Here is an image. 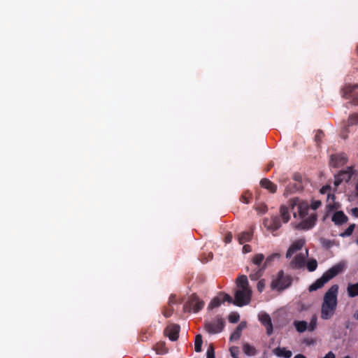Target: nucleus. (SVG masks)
<instances>
[{
    "instance_id": "b1692460",
    "label": "nucleus",
    "mask_w": 358,
    "mask_h": 358,
    "mask_svg": "<svg viewBox=\"0 0 358 358\" xmlns=\"http://www.w3.org/2000/svg\"><path fill=\"white\" fill-rule=\"evenodd\" d=\"M240 315L238 313L233 312L229 315L228 320L231 323H236L238 321Z\"/></svg>"
},
{
    "instance_id": "393cba45",
    "label": "nucleus",
    "mask_w": 358,
    "mask_h": 358,
    "mask_svg": "<svg viewBox=\"0 0 358 358\" xmlns=\"http://www.w3.org/2000/svg\"><path fill=\"white\" fill-rule=\"evenodd\" d=\"M317 263L315 259H310L307 263V268L308 271H313L317 268Z\"/></svg>"
},
{
    "instance_id": "ddd939ff",
    "label": "nucleus",
    "mask_w": 358,
    "mask_h": 358,
    "mask_svg": "<svg viewBox=\"0 0 358 358\" xmlns=\"http://www.w3.org/2000/svg\"><path fill=\"white\" fill-rule=\"evenodd\" d=\"M272 352L279 357L290 358L292 355V352L287 350L285 348H276L272 350Z\"/></svg>"
},
{
    "instance_id": "c85d7f7f",
    "label": "nucleus",
    "mask_w": 358,
    "mask_h": 358,
    "mask_svg": "<svg viewBox=\"0 0 358 358\" xmlns=\"http://www.w3.org/2000/svg\"><path fill=\"white\" fill-rule=\"evenodd\" d=\"M230 354L233 358H239L238 354H239V350L238 347H231L229 349Z\"/></svg>"
},
{
    "instance_id": "2eb2a0df",
    "label": "nucleus",
    "mask_w": 358,
    "mask_h": 358,
    "mask_svg": "<svg viewBox=\"0 0 358 358\" xmlns=\"http://www.w3.org/2000/svg\"><path fill=\"white\" fill-rule=\"evenodd\" d=\"M253 236V232L252 231H243L238 235V241L240 244L243 245L246 242L250 241Z\"/></svg>"
},
{
    "instance_id": "f3484780",
    "label": "nucleus",
    "mask_w": 358,
    "mask_h": 358,
    "mask_svg": "<svg viewBox=\"0 0 358 358\" xmlns=\"http://www.w3.org/2000/svg\"><path fill=\"white\" fill-rule=\"evenodd\" d=\"M280 218L284 223H287L290 220V215L288 211V208L285 206H281L280 208Z\"/></svg>"
},
{
    "instance_id": "8fccbe9b",
    "label": "nucleus",
    "mask_w": 358,
    "mask_h": 358,
    "mask_svg": "<svg viewBox=\"0 0 358 358\" xmlns=\"http://www.w3.org/2000/svg\"><path fill=\"white\" fill-rule=\"evenodd\" d=\"M294 358H306V357L301 354H298L295 355Z\"/></svg>"
},
{
    "instance_id": "603ef678",
    "label": "nucleus",
    "mask_w": 358,
    "mask_h": 358,
    "mask_svg": "<svg viewBox=\"0 0 358 358\" xmlns=\"http://www.w3.org/2000/svg\"><path fill=\"white\" fill-rule=\"evenodd\" d=\"M354 317H355L356 320H358V311H357V312L354 314Z\"/></svg>"
},
{
    "instance_id": "6e6552de",
    "label": "nucleus",
    "mask_w": 358,
    "mask_h": 358,
    "mask_svg": "<svg viewBox=\"0 0 358 358\" xmlns=\"http://www.w3.org/2000/svg\"><path fill=\"white\" fill-rule=\"evenodd\" d=\"M204 303L197 299L196 296H194L188 304H185L184 306V310L185 311H191L193 310L194 313L198 312L203 307Z\"/></svg>"
},
{
    "instance_id": "4d7b16f0",
    "label": "nucleus",
    "mask_w": 358,
    "mask_h": 358,
    "mask_svg": "<svg viewBox=\"0 0 358 358\" xmlns=\"http://www.w3.org/2000/svg\"><path fill=\"white\" fill-rule=\"evenodd\" d=\"M357 51H358V46H357Z\"/></svg>"
},
{
    "instance_id": "1a4fd4ad",
    "label": "nucleus",
    "mask_w": 358,
    "mask_h": 358,
    "mask_svg": "<svg viewBox=\"0 0 358 358\" xmlns=\"http://www.w3.org/2000/svg\"><path fill=\"white\" fill-rule=\"evenodd\" d=\"M224 321L222 319H217L213 322L206 324V330L211 334L220 332L224 327Z\"/></svg>"
},
{
    "instance_id": "f03ea898",
    "label": "nucleus",
    "mask_w": 358,
    "mask_h": 358,
    "mask_svg": "<svg viewBox=\"0 0 358 358\" xmlns=\"http://www.w3.org/2000/svg\"><path fill=\"white\" fill-rule=\"evenodd\" d=\"M305 241L299 239L294 241L288 248L286 253V258L293 259L290 262V266L293 268L302 267L308 255V252L304 248Z\"/></svg>"
},
{
    "instance_id": "49530a36",
    "label": "nucleus",
    "mask_w": 358,
    "mask_h": 358,
    "mask_svg": "<svg viewBox=\"0 0 358 358\" xmlns=\"http://www.w3.org/2000/svg\"><path fill=\"white\" fill-rule=\"evenodd\" d=\"M176 298L174 296H171L170 298H169V306H171L172 304H173L174 303H176Z\"/></svg>"
},
{
    "instance_id": "2f4dec72",
    "label": "nucleus",
    "mask_w": 358,
    "mask_h": 358,
    "mask_svg": "<svg viewBox=\"0 0 358 358\" xmlns=\"http://www.w3.org/2000/svg\"><path fill=\"white\" fill-rule=\"evenodd\" d=\"M241 332H240L238 330H235L232 334L230 336V340L231 341H237L240 338L241 336Z\"/></svg>"
},
{
    "instance_id": "aec40b11",
    "label": "nucleus",
    "mask_w": 358,
    "mask_h": 358,
    "mask_svg": "<svg viewBox=\"0 0 358 358\" xmlns=\"http://www.w3.org/2000/svg\"><path fill=\"white\" fill-rule=\"evenodd\" d=\"M294 325L296 331L299 333L304 332L308 329V323L305 321H294Z\"/></svg>"
},
{
    "instance_id": "cd10ccee",
    "label": "nucleus",
    "mask_w": 358,
    "mask_h": 358,
    "mask_svg": "<svg viewBox=\"0 0 358 358\" xmlns=\"http://www.w3.org/2000/svg\"><path fill=\"white\" fill-rule=\"evenodd\" d=\"M264 259V257L262 254H257L253 257L252 262L256 265H259L262 262Z\"/></svg>"
},
{
    "instance_id": "f257e3e1",
    "label": "nucleus",
    "mask_w": 358,
    "mask_h": 358,
    "mask_svg": "<svg viewBox=\"0 0 358 358\" xmlns=\"http://www.w3.org/2000/svg\"><path fill=\"white\" fill-rule=\"evenodd\" d=\"M338 286L332 285L324 294L321 305V315L322 320H329L333 317L338 304Z\"/></svg>"
},
{
    "instance_id": "7ed1b4c3",
    "label": "nucleus",
    "mask_w": 358,
    "mask_h": 358,
    "mask_svg": "<svg viewBox=\"0 0 358 358\" xmlns=\"http://www.w3.org/2000/svg\"><path fill=\"white\" fill-rule=\"evenodd\" d=\"M252 297V290L249 287L247 277L241 275L236 280V289L234 294V304L243 306L250 303Z\"/></svg>"
},
{
    "instance_id": "4468645a",
    "label": "nucleus",
    "mask_w": 358,
    "mask_h": 358,
    "mask_svg": "<svg viewBox=\"0 0 358 358\" xmlns=\"http://www.w3.org/2000/svg\"><path fill=\"white\" fill-rule=\"evenodd\" d=\"M347 220V216L342 211H338L332 216V221L336 224H341Z\"/></svg>"
},
{
    "instance_id": "0eeeda50",
    "label": "nucleus",
    "mask_w": 358,
    "mask_h": 358,
    "mask_svg": "<svg viewBox=\"0 0 358 358\" xmlns=\"http://www.w3.org/2000/svg\"><path fill=\"white\" fill-rule=\"evenodd\" d=\"M263 224L268 230L271 231H275L281 227V222L277 216L265 218Z\"/></svg>"
},
{
    "instance_id": "7c9ffc66",
    "label": "nucleus",
    "mask_w": 358,
    "mask_h": 358,
    "mask_svg": "<svg viewBox=\"0 0 358 358\" xmlns=\"http://www.w3.org/2000/svg\"><path fill=\"white\" fill-rule=\"evenodd\" d=\"M348 123L351 125L358 124V114L351 115L348 119Z\"/></svg>"
},
{
    "instance_id": "9b49d317",
    "label": "nucleus",
    "mask_w": 358,
    "mask_h": 358,
    "mask_svg": "<svg viewBox=\"0 0 358 358\" xmlns=\"http://www.w3.org/2000/svg\"><path fill=\"white\" fill-rule=\"evenodd\" d=\"M258 317L260 322L266 327L267 334L271 335L273 333V324L270 316L265 313H262L259 314Z\"/></svg>"
},
{
    "instance_id": "4be33fe9",
    "label": "nucleus",
    "mask_w": 358,
    "mask_h": 358,
    "mask_svg": "<svg viewBox=\"0 0 358 358\" xmlns=\"http://www.w3.org/2000/svg\"><path fill=\"white\" fill-rule=\"evenodd\" d=\"M223 303L222 302V300L221 299V296L219 294L217 296H216L215 298H214L210 303L209 304V308H216V307H218L221 305V303Z\"/></svg>"
},
{
    "instance_id": "a211bd4d",
    "label": "nucleus",
    "mask_w": 358,
    "mask_h": 358,
    "mask_svg": "<svg viewBox=\"0 0 358 358\" xmlns=\"http://www.w3.org/2000/svg\"><path fill=\"white\" fill-rule=\"evenodd\" d=\"M243 351L248 356H254L257 354L255 348L248 343L243 344Z\"/></svg>"
},
{
    "instance_id": "c03bdc74",
    "label": "nucleus",
    "mask_w": 358,
    "mask_h": 358,
    "mask_svg": "<svg viewBox=\"0 0 358 358\" xmlns=\"http://www.w3.org/2000/svg\"><path fill=\"white\" fill-rule=\"evenodd\" d=\"M257 210H259L262 213H264L267 208L266 206H261L259 207H257Z\"/></svg>"
},
{
    "instance_id": "bb28decb",
    "label": "nucleus",
    "mask_w": 358,
    "mask_h": 358,
    "mask_svg": "<svg viewBox=\"0 0 358 358\" xmlns=\"http://www.w3.org/2000/svg\"><path fill=\"white\" fill-rule=\"evenodd\" d=\"M317 327V317L316 316H313L310 322V324H308V330L312 331L315 330Z\"/></svg>"
},
{
    "instance_id": "6e6d98bb",
    "label": "nucleus",
    "mask_w": 358,
    "mask_h": 358,
    "mask_svg": "<svg viewBox=\"0 0 358 358\" xmlns=\"http://www.w3.org/2000/svg\"><path fill=\"white\" fill-rule=\"evenodd\" d=\"M343 358H350L349 356H345Z\"/></svg>"
},
{
    "instance_id": "c756f323",
    "label": "nucleus",
    "mask_w": 358,
    "mask_h": 358,
    "mask_svg": "<svg viewBox=\"0 0 358 358\" xmlns=\"http://www.w3.org/2000/svg\"><path fill=\"white\" fill-rule=\"evenodd\" d=\"M355 229V224H350L346 230L341 234L342 236H348L352 234Z\"/></svg>"
},
{
    "instance_id": "f704fd0d",
    "label": "nucleus",
    "mask_w": 358,
    "mask_h": 358,
    "mask_svg": "<svg viewBox=\"0 0 358 358\" xmlns=\"http://www.w3.org/2000/svg\"><path fill=\"white\" fill-rule=\"evenodd\" d=\"M246 325L245 322H241L236 329L242 333V331L246 327Z\"/></svg>"
},
{
    "instance_id": "5701e85b",
    "label": "nucleus",
    "mask_w": 358,
    "mask_h": 358,
    "mask_svg": "<svg viewBox=\"0 0 358 358\" xmlns=\"http://www.w3.org/2000/svg\"><path fill=\"white\" fill-rule=\"evenodd\" d=\"M201 345H202V338L201 335H196L195 338V350L196 352H200L201 350Z\"/></svg>"
},
{
    "instance_id": "20e7f679",
    "label": "nucleus",
    "mask_w": 358,
    "mask_h": 358,
    "mask_svg": "<svg viewBox=\"0 0 358 358\" xmlns=\"http://www.w3.org/2000/svg\"><path fill=\"white\" fill-rule=\"evenodd\" d=\"M345 267V264L343 262H340L329 270H327L322 276L317 279L314 283H313L308 288L310 292L315 291L317 289L321 288L326 284L328 281L332 279L334 277L337 275L338 274L342 273Z\"/></svg>"
},
{
    "instance_id": "e433bc0d",
    "label": "nucleus",
    "mask_w": 358,
    "mask_h": 358,
    "mask_svg": "<svg viewBox=\"0 0 358 358\" xmlns=\"http://www.w3.org/2000/svg\"><path fill=\"white\" fill-rule=\"evenodd\" d=\"M280 257V254L278 253H274L270 256H268L267 258H266V262H271L272 261L274 258H278Z\"/></svg>"
},
{
    "instance_id": "79ce46f5",
    "label": "nucleus",
    "mask_w": 358,
    "mask_h": 358,
    "mask_svg": "<svg viewBox=\"0 0 358 358\" xmlns=\"http://www.w3.org/2000/svg\"><path fill=\"white\" fill-rule=\"evenodd\" d=\"M241 201L244 203H248V196L246 194H243L241 197Z\"/></svg>"
},
{
    "instance_id": "37998d69",
    "label": "nucleus",
    "mask_w": 358,
    "mask_h": 358,
    "mask_svg": "<svg viewBox=\"0 0 358 358\" xmlns=\"http://www.w3.org/2000/svg\"><path fill=\"white\" fill-rule=\"evenodd\" d=\"M323 358H336L334 352H329Z\"/></svg>"
},
{
    "instance_id": "864d4df0",
    "label": "nucleus",
    "mask_w": 358,
    "mask_h": 358,
    "mask_svg": "<svg viewBox=\"0 0 358 358\" xmlns=\"http://www.w3.org/2000/svg\"><path fill=\"white\" fill-rule=\"evenodd\" d=\"M355 103L358 105V95L355 99Z\"/></svg>"
},
{
    "instance_id": "dca6fc26",
    "label": "nucleus",
    "mask_w": 358,
    "mask_h": 358,
    "mask_svg": "<svg viewBox=\"0 0 358 358\" xmlns=\"http://www.w3.org/2000/svg\"><path fill=\"white\" fill-rule=\"evenodd\" d=\"M260 185L262 187L268 189L270 192L274 193L276 191L277 187L268 179H262L260 181Z\"/></svg>"
},
{
    "instance_id": "f8f14e48",
    "label": "nucleus",
    "mask_w": 358,
    "mask_h": 358,
    "mask_svg": "<svg viewBox=\"0 0 358 358\" xmlns=\"http://www.w3.org/2000/svg\"><path fill=\"white\" fill-rule=\"evenodd\" d=\"M180 327L176 324H169L165 329V334L171 341H176L178 338Z\"/></svg>"
},
{
    "instance_id": "9d476101",
    "label": "nucleus",
    "mask_w": 358,
    "mask_h": 358,
    "mask_svg": "<svg viewBox=\"0 0 358 358\" xmlns=\"http://www.w3.org/2000/svg\"><path fill=\"white\" fill-rule=\"evenodd\" d=\"M316 221V215L315 213L310 214L307 218H303V220L296 226V229H309L312 228Z\"/></svg>"
},
{
    "instance_id": "39448f33",
    "label": "nucleus",
    "mask_w": 358,
    "mask_h": 358,
    "mask_svg": "<svg viewBox=\"0 0 358 358\" xmlns=\"http://www.w3.org/2000/svg\"><path fill=\"white\" fill-rule=\"evenodd\" d=\"M291 284V279L285 275L282 271H280L277 275L273 278L271 287L273 289L281 291L288 287Z\"/></svg>"
},
{
    "instance_id": "412c9836",
    "label": "nucleus",
    "mask_w": 358,
    "mask_h": 358,
    "mask_svg": "<svg viewBox=\"0 0 358 358\" xmlns=\"http://www.w3.org/2000/svg\"><path fill=\"white\" fill-rule=\"evenodd\" d=\"M358 88V85H347L343 89V96L345 98H348V94L355 89Z\"/></svg>"
},
{
    "instance_id": "3c124183",
    "label": "nucleus",
    "mask_w": 358,
    "mask_h": 358,
    "mask_svg": "<svg viewBox=\"0 0 358 358\" xmlns=\"http://www.w3.org/2000/svg\"><path fill=\"white\" fill-rule=\"evenodd\" d=\"M353 172H354V170L352 168H351V167L348 168V173L350 175L352 174Z\"/></svg>"
},
{
    "instance_id": "6ab92c4d",
    "label": "nucleus",
    "mask_w": 358,
    "mask_h": 358,
    "mask_svg": "<svg viewBox=\"0 0 358 358\" xmlns=\"http://www.w3.org/2000/svg\"><path fill=\"white\" fill-rule=\"evenodd\" d=\"M347 292L350 297L358 296V282L355 284H348Z\"/></svg>"
},
{
    "instance_id": "ea45409f",
    "label": "nucleus",
    "mask_w": 358,
    "mask_h": 358,
    "mask_svg": "<svg viewBox=\"0 0 358 358\" xmlns=\"http://www.w3.org/2000/svg\"><path fill=\"white\" fill-rule=\"evenodd\" d=\"M231 240H232V234H231V233H229V234L226 236V237H225V238H224V242H225L226 243H231Z\"/></svg>"
},
{
    "instance_id": "5fc2aeb1",
    "label": "nucleus",
    "mask_w": 358,
    "mask_h": 358,
    "mask_svg": "<svg viewBox=\"0 0 358 358\" xmlns=\"http://www.w3.org/2000/svg\"><path fill=\"white\" fill-rule=\"evenodd\" d=\"M331 197L332 199H334V196H333V195H332V196H331ZM329 198H330V195H329V196H328V199H329Z\"/></svg>"
},
{
    "instance_id": "de8ad7c7",
    "label": "nucleus",
    "mask_w": 358,
    "mask_h": 358,
    "mask_svg": "<svg viewBox=\"0 0 358 358\" xmlns=\"http://www.w3.org/2000/svg\"><path fill=\"white\" fill-rule=\"evenodd\" d=\"M329 186H325V187H323L321 189H320V192L322 194H325L327 192V191L329 190Z\"/></svg>"
},
{
    "instance_id": "423d86ee",
    "label": "nucleus",
    "mask_w": 358,
    "mask_h": 358,
    "mask_svg": "<svg viewBox=\"0 0 358 358\" xmlns=\"http://www.w3.org/2000/svg\"><path fill=\"white\" fill-rule=\"evenodd\" d=\"M289 205L292 208L298 206V213L300 218L303 219L308 215L309 205L307 202L300 201L299 199L295 198L289 201Z\"/></svg>"
},
{
    "instance_id": "58836bf2",
    "label": "nucleus",
    "mask_w": 358,
    "mask_h": 358,
    "mask_svg": "<svg viewBox=\"0 0 358 358\" xmlns=\"http://www.w3.org/2000/svg\"><path fill=\"white\" fill-rule=\"evenodd\" d=\"M265 286V282L263 280H260L257 283V289L259 292H262Z\"/></svg>"
},
{
    "instance_id": "09e8293b",
    "label": "nucleus",
    "mask_w": 358,
    "mask_h": 358,
    "mask_svg": "<svg viewBox=\"0 0 358 358\" xmlns=\"http://www.w3.org/2000/svg\"><path fill=\"white\" fill-rule=\"evenodd\" d=\"M172 314V310H165L164 312V315L166 317L171 316Z\"/></svg>"
},
{
    "instance_id": "a18cd8bd",
    "label": "nucleus",
    "mask_w": 358,
    "mask_h": 358,
    "mask_svg": "<svg viewBox=\"0 0 358 358\" xmlns=\"http://www.w3.org/2000/svg\"><path fill=\"white\" fill-rule=\"evenodd\" d=\"M352 214L356 217H358V208H354L351 210Z\"/></svg>"
},
{
    "instance_id": "a878e982",
    "label": "nucleus",
    "mask_w": 358,
    "mask_h": 358,
    "mask_svg": "<svg viewBox=\"0 0 358 358\" xmlns=\"http://www.w3.org/2000/svg\"><path fill=\"white\" fill-rule=\"evenodd\" d=\"M155 350L158 354H164L167 352V349L164 347V343H158L155 346Z\"/></svg>"
},
{
    "instance_id": "c9c22d12",
    "label": "nucleus",
    "mask_w": 358,
    "mask_h": 358,
    "mask_svg": "<svg viewBox=\"0 0 358 358\" xmlns=\"http://www.w3.org/2000/svg\"><path fill=\"white\" fill-rule=\"evenodd\" d=\"M246 325L245 322H241L236 329L242 333V331L246 327Z\"/></svg>"
},
{
    "instance_id": "a19ab883",
    "label": "nucleus",
    "mask_w": 358,
    "mask_h": 358,
    "mask_svg": "<svg viewBox=\"0 0 358 358\" xmlns=\"http://www.w3.org/2000/svg\"><path fill=\"white\" fill-rule=\"evenodd\" d=\"M251 251V247L249 245H244L243 247V253H248Z\"/></svg>"
},
{
    "instance_id": "4c0bfd02",
    "label": "nucleus",
    "mask_w": 358,
    "mask_h": 358,
    "mask_svg": "<svg viewBox=\"0 0 358 358\" xmlns=\"http://www.w3.org/2000/svg\"><path fill=\"white\" fill-rule=\"evenodd\" d=\"M321 205V202L320 201H315L311 203V207L313 210H316Z\"/></svg>"
},
{
    "instance_id": "473e14b6",
    "label": "nucleus",
    "mask_w": 358,
    "mask_h": 358,
    "mask_svg": "<svg viewBox=\"0 0 358 358\" xmlns=\"http://www.w3.org/2000/svg\"><path fill=\"white\" fill-rule=\"evenodd\" d=\"M220 295L221 296L222 302L228 301L229 303H234V301L232 300L231 297L229 294H220Z\"/></svg>"
},
{
    "instance_id": "72a5a7b5",
    "label": "nucleus",
    "mask_w": 358,
    "mask_h": 358,
    "mask_svg": "<svg viewBox=\"0 0 358 358\" xmlns=\"http://www.w3.org/2000/svg\"><path fill=\"white\" fill-rule=\"evenodd\" d=\"M207 358H215L214 355V350L212 346H210L207 351Z\"/></svg>"
}]
</instances>
